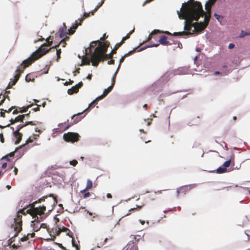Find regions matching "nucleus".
<instances>
[{
  "mask_svg": "<svg viewBox=\"0 0 250 250\" xmlns=\"http://www.w3.org/2000/svg\"><path fill=\"white\" fill-rule=\"evenodd\" d=\"M212 5L207 1L205 4L206 12L203 9L201 2L195 0H189L183 3L177 14L181 19L185 20L184 30L186 31L174 32L173 36H183L191 35L195 32L204 30L208 25Z\"/></svg>",
  "mask_w": 250,
  "mask_h": 250,
  "instance_id": "f257e3e1",
  "label": "nucleus"
},
{
  "mask_svg": "<svg viewBox=\"0 0 250 250\" xmlns=\"http://www.w3.org/2000/svg\"><path fill=\"white\" fill-rule=\"evenodd\" d=\"M57 204V200L53 194L49 197L43 196L39 200L29 205L30 208L26 210V212L30 214L34 220L32 223L37 222L38 224L43 220L45 217L42 216L47 210L51 212Z\"/></svg>",
  "mask_w": 250,
  "mask_h": 250,
  "instance_id": "f03ea898",
  "label": "nucleus"
},
{
  "mask_svg": "<svg viewBox=\"0 0 250 250\" xmlns=\"http://www.w3.org/2000/svg\"><path fill=\"white\" fill-rule=\"evenodd\" d=\"M46 43L42 44L36 51L32 54L30 57L24 60L22 63H21V65L18 67L17 71H19L20 72H23L26 67L29 66L35 61L38 60L44 55L46 54L51 49L57 48L59 46L60 43H58V44L55 45L54 46L49 48V49L44 48V46L46 45Z\"/></svg>",
  "mask_w": 250,
  "mask_h": 250,
  "instance_id": "7ed1b4c3",
  "label": "nucleus"
},
{
  "mask_svg": "<svg viewBox=\"0 0 250 250\" xmlns=\"http://www.w3.org/2000/svg\"><path fill=\"white\" fill-rule=\"evenodd\" d=\"M101 44L96 47L94 52L91 55V62L92 65L94 66H97L99 63V59L101 58L107 52V48L109 45V42L106 41L102 44V42H99Z\"/></svg>",
  "mask_w": 250,
  "mask_h": 250,
  "instance_id": "20e7f679",
  "label": "nucleus"
},
{
  "mask_svg": "<svg viewBox=\"0 0 250 250\" xmlns=\"http://www.w3.org/2000/svg\"><path fill=\"white\" fill-rule=\"evenodd\" d=\"M22 214L25 215L26 213L24 212V209H20L14 219V230L16 231V233L14 235V237H17L18 234L22 230Z\"/></svg>",
  "mask_w": 250,
  "mask_h": 250,
  "instance_id": "39448f33",
  "label": "nucleus"
},
{
  "mask_svg": "<svg viewBox=\"0 0 250 250\" xmlns=\"http://www.w3.org/2000/svg\"><path fill=\"white\" fill-rule=\"evenodd\" d=\"M88 107L86 109H85L82 112H80V113H78L77 114H74L73 115L72 117H71V119H72V122H71L70 123H69L64 129V130H66L69 127H70L71 126H72V125H74V124H77L78 122H79L84 116H85V115L82 116V115L83 114V113L86 111L87 109H88Z\"/></svg>",
  "mask_w": 250,
  "mask_h": 250,
  "instance_id": "423d86ee",
  "label": "nucleus"
},
{
  "mask_svg": "<svg viewBox=\"0 0 250 250\" xmlns=\"http://www.w3.org/2000/svg\"><path fill=\"white\" fill-rule=\"evenodd\" d=\"M80 136L77 133L68 132L63 134V139L66 142H71L74 143L77 142L79 140Z\"/></svg>",
  "mask_w": 250,
  "mask_h": 250,
  "instance_id": "0eeeda50",
  "label": "nucleus"
},
{
  "mask_svg": "<svg viewBox=\"0 0 250 250\" xmlns=\"http://www.w3.org/2000/svg\"><path fill=\"white\" fill-rule=\"evenodd\" d=\"M167 37L166 36L163 35L160 37L159 39V43L153 44L148 46L149 47H157L159 44H161L163 45H169L172 44V43H170L168 41H167Z\"/></svg>",
  "mask_w": 250,
  "mask_h": 250,
  "instance_id": "6e6552de",
  "label": "nucleus"
},
{
  "mask_svg": "<svg viewBox=\"0 0 250 250\" xmlns=\"http://www.w3.org/2000/svg\"><path fill=\"white\" fill-rule=\"evenodd\" d=\"M40 124H41V123L37 121H28L25 122V123H22L21 124H20L16 127V130L15 131H18V132H19L20 130L23 127L26 126L27 125H39Z\"/></svg>",
  "mask_w": 250,
  "mask_h": 250,
  "instance_id": "1a4fd4ad",
  "label": "nucleus"
},
{
  "mask_svg": "<svg viewBox=\"0 0 250 250\" xmlns=\"http://www.w3.org/2000/svg\"><path fill=\"white\" fill-rule=\"evenodd\" d=\"M191 189V187L189 185H186L184 186H182L180 187L179 188L177 189V196H179L180 194L181 193L183 195L186 194V193L189 191Z\"/></svg>",
  "mask_w": 250,
  "mask_h": 250,
  "instance_id": "9d476101",
  "label": "nucleus"
},
{
  "mask_svg": "<svg viewBox=\"0 0 250 250\" xmlns=\"http://www.w3.org/2000/svg\"><path fill=\"white\" fill-rule=\"evenodd\" d=\"M11 129L13 131V134L16 140L15 142V144H18L21 140L22 134L18 131H14V128L11 127Z\"/></svg>",
  "mask_w": 250,
  "mask_h": 250,
  "instance_id": "9b49d317",
  "label": "nucleus"
},
{
  "mask_svg": "<svg viewBox=\"0 0 250 250\" xmlns=\"http://www.w3.org/2000/svg\"><path fill=\"white\" fill-rule=\"evenodd\" d=\"M25 117V115H20L16 117L15 119H11L10 120V125H13L15 124L16 122H22V123H24L23 122L24 118Z\"/></svg>",
  "mask_w": 250,
  "mask_h": 250,
  "instance_id": "f8f14e48",
  "label": "nucleus"
},
{
  "mask_svg": "<svg viewBox=\"0 0 250 250\" xmlns=\"http://www.w3.org/2000/svg\"><path fill=\"white\" fill-rule=\"evenodd\" d=\"M188 69L185 67H179L173 70L174 75H185L187 73Z\"/></svg>",
  "mask_w": 250,
  "mask_h": 250,
  "instance_id": "ddd939ff",
  "label": "nucleus"
},
{
  "mask_svg": "<svg viewBox=\"0 0 250 250\" xmlns=\"http://www.w3.org/2000/svg\"><path fill=\"white\" fill-rule=\"evenodd\" d=\"M63 27L60 28L58 32L59 35L61 38L64 37L67 34V32L66 31L67 27L65 23H63Z\"/></svg>",
  "mask_w": 250,
  "mask_h": 250,
  "instance_id": "4468645a",
  "label": "nucleus"
},
{
  "mask_svg": "<svg viewBox=\"0 0 250 250\" xmlns=\"http://www.w3.org/2000/svg\"><path fill=\"white\" fill-rule=\"evenodd\" d=\"M93 186V183L91 180L90 179H88L86 182V186L85 188L80 191V192H85L88 191L89 189H91Z\"/></svg>",
  "mask_w": 250,
  "mask_h": 250,
  "instance_id": "2eb2a0df",
  "label": "nucleus"
},
{
  "mask_svg": "<svg viewBox=\"0 0 250 250\" xmlns=\"http://www.w3.org/2000/svg\"><path fill=\"white\" fill-rule=\"evenodd\" d=\"M112 58H113V56L112 55V54H111V53H109V54H106V53H104L103 56L102 57H101L100 59H99V62L101 61H104L108 59H112Z\"/></svg>",
  "mask_w": 250,
  "mask_h": 250,
  "instance_id": "dca6fc26",
  "label": "nucleus"
},
{
  "mask_svg": "<svg viewBox=\"0 0 250 250\" xmlns=\"http://www.w3.org/2000/svg\"><path fill=\"white\" fill-rule=\"evenodd\" d=\"M16 72L17 73L16 75H15V76L14 77V79L11 83V85H14L16 84V83L19 80L21 74L22 73V72H20L19 71H17V69L16 70Z\"/></svg>",
  "mask_w": 250,
  "mask_h": 250,
  "instance_id": "f3484780",
  "label": "nucleus"
},
{
  "mask_svg": "<svg viewBox=\"0 0 250 250\" xmlns=\"http://www.w3.org/2000/svg\"><path fill=\"white\" fill-rule=\"evenodd\" d=\"M16 72L17 73L16 75H15V76L14 77V79L11 83V85H14L16 84V83L19 80L21 74L22 73V72H20L19 71H17V69L16 70Z\"/></svg>",
  "mask_w": 250,
  "mask_h": 250,
  "instance_id": "a211bd4d",
  "label": "nucleus"
},
{
  "mask_svg": "<svg viewBox=\"0 0 250 250\" xmlns=\"http://www.w3.org/2000/svg\"><path fill=\"white\" fill-rule=\"evenodd\" d=\"M156 192H150L146 195V198L150 200H154L156 198Z\"/></svg>",
  "mask_w": 250,
  "mask_h": 250,
  "instance_id": "6ab92c4d",
  "label": "nucleus"
},
{
  "mask_svg": "<svg viewBox=\"0 0 250 250\" xmlns=\"http://www.w3.org/2000/svg\"><path fill=\"white\" fill-rule=\"evenodd\" d=\"M79 91L77 86L76 85L72 86L71 88L69 89L67 93L69 95H72L74 93H77Z\"/></svg>",
  "mask_w": 250,
  "mask_h": 250,
  "instance_id": "aec40b11",
  "label": "nucleus"
},
{
  "mask_svg": "<svg viewBox=\"0 0 250 250\" xmlns=\"http://www.w3.org/2000/svg\"><path fill=\"white\" fill-rule=\"evenodd\" d=\"M60 229H61V232H64L65 233H66V234L67 235H68L69 236L71 237H72V235L71 234H72V233L71 232V231L70 230V229L65 227H62V228H59Z\"/></svg>",
  "mask_w": 250,
  "mask_h": 250,
  "instance_id": "412c9836",
  "label": "nucleus"
},
{
  "mask_svg": "<svg viewBox=\"0 0 250 250\" xmlns=\"http://www.w3.org/2000/svg\"><path fill=\"white\" fill-rule=\"evenodd\" d=\"M162 33V32L160 30H158V29H155V30H154L149 35L148 39H147V40L146 42H147V41H150L153 35H156V34H158V33Z\"/></svg>",
  "mask_w": 250,
  "mask_h": 250,
  "instance_id": "4be33fe9",
  "label": "nucleus"
},
{
  "mask_svg": "<svg viewBox=\"0 0 250 250\" xmlns=\"http://www.w3.org/2000/svg\"><path fill=\"white\" fill-rule=\"evenodd\" d=\"M46 41L47 43H45L46 44V45H45L44 46V47L45 49H48V48H46L45 47L46 46H50L52 45V44L53 43V38L51 36H49L48 38H47L46 39Z\"/></svg>",
  "mask_w": 250,
  "mask_h": 250,
  "instance_id": "5701e85b",
  "label": "nucleus"
},
{
  "mask_svg": "<svg viewBox=\"0 0 250 250\" xmlns=\"http://www.w3.org/2000/svg\"><path fill=\"white\" fill-rule=\"evenodd\" d=\"M226 172H227V169L223 166L222 167H220L216 170V172L218 174L224 173Z\"/></svg>",
  "mask_w": 250,
  "mask_h": 250,
  "instance_id": "b1692460",
  "label": "nucleus"
},
{
  "mask_svg": "<svg viewBox=\"0 0 250 250\" xmlns=\"http://www.w3.org/2000/svg\"><path fill=\"white\" fill-rule=\"evenodd\" d=\"M105 0H102L101 2L99 3L96 6L95 9L91 11V15H93L98 10V9L104 4Z\"/></svg>",
  "mask_w": 250,
  "mask_h": 250,
  "instance_id": "393cba45",
  "label": "nucleus"
},
{
  "mask_svg": "<svg viewBox=\"0 0 250 250\" xmlns=\"http://www.w3.org/2000/svg\"><path fill=\"white\" fill-rule=\"evenodd\" d=\"M25 80L27 82H33L34 81V75L32 74H28L25 77Z\"/></svg>",
  "mask_w": 250,
  "mask_h": 250,
  "instance_id": "a878e982",
  "label": "nucleus"
},
{
  "mask_svg": "<svg viewBox=\"0 0 250 250\" xmlns=\"http://www.w3.org/2000/svg\"><path fill=\"white\" fill-rule=\"evenodd\" d=\"M83 21V19H79V22L78 23V21H76L75 23L72 25L71 27L75 30L79 25L82 24Z\"/></svg>",
  "mask_w": 250,
  "mask_h": 250,
  "instance_id": "bb28decb",
  "label": "nucleus"
},
{
  "mask_svg": "<svg viewBox=\"0 0 250 250\" xmlns=\"http://www.w3.org/2000/svg\"><path fill=\"white\" fill-rule=\"evenodd\" d=\"M134 29H133L132 31H130L127 35L126 36L124 37L122 39V40L121 41V42H123V43H124L125 42V41L129 39L130 38V35L134 32Z\"/></svg>",
  "mask_w": 250,
  "mask_h": 250,
  "instance_id": "cd10ccee",
  "label": "nucleus"
},
{
  "mask_svg": "<svg viewBox=\"0 0 250 250\" xmlns=\"http://www.w3.org/2000/svg\"><path fill=\"white\" fill-rule=\"evenodd\" d=\"M32 105V104H30L27 106H23L22 108H19L20 113L26 112L27 111L28 108L31 107Z\"/></svg>",
  "mask_w": 250,
  "mask_h": 250,
  "instance_id": "c85d7f7f",
  "label": "nucleus"
},
{
  "mask_svg": "<svg viewBox=\"0 0 250 250\" xmlns=\"http://www.w3.org/2000/svg\"><path fill=\"white\" fill-rule=\"evenodd\" d=\"M106 96H104V94L103 93L102 95L98 97L95 100H94L90 104V105H89V107H90V106L93 104H94L97 101H99V100H100L102 99H103L104 97H105Z\"/></svg>",
  "mask_w": 250,
  "mask_h": 250,
  "instance_id": "c756f323",
  "label": "nucleus"
},
{
  "mask_svg": "<svg viewBox=\"0 0 250 250\" xmlns=\"http://www.w3.org/2000/svg\"><path fill=\"white\" fill-rule=\"evenodd\" d=\"M72 244L73 247H74L76 248V250H80L79 245L76 243V242H75V241L74 240L73 238H72Z\"/></svg>",
  "mask_w": 250,
  "mask_h": 250,
  "instance_id": "7c9ffc66",
  "label": "nucleus"
},
{
  "mask_svg": "<svg viewBox=\"0 0 250 250\" xmlns=\"http://www.w3.org/2000/svg\"><path fill=\"white\" fill-rule=\"evenodd\" d=\"M112 88L113 87L110 86L107 89H105L103 92L104 96H106L112 90Z\"/></svg>",
  "mask_w": 250,
  "mask_h": 250,
  "instance_id": "2f4dec72",
  "label": "nucleus"
},
{
  "mask_svg": "<svg viewBox=\"0 0 250 250\" xmlns=\"http://www.w3.org/2000/svg\"><path fill=\"white\" fill-rule=\"evenodd\" d=\"M250 35V32H245L244 31L242 30L241 32V33L239 35L240 38H244L246 36Z\"/></svg>",
  "mask_w": 250,
  "mask_h": 250,
  "instance_id": "473e14b6",
  "label": "nucleus"
},
{
  "mask_svg": "<svg viewBox=\"0 0 250 250\" xmlns=\"http://www.w3.org/2000/svg\"><path fill=\"white\" fill-rule=\"evenodd\" d=\"M117 72H118V69H117L116 72L114 74V75L113 76V78L112 79V83H111V85L110 86H111L113 87V86L114 85L115 83V78H116V75L117 74Z\"/></svg>",
  "mask_w": 250,
  "mask_h": 250,
  "instance_id": "72a5a7b5",
  "label": "nucleus"
},
{
  "mask_svg": "<svg viewBox=\"0 0 250 250\" xmlns=\"http://www.w3.org/2000/svg\"><path fill=\"white\" fill-rule=\"evenodd\" d=\"M231 162V159H230L228 161H227L224 163L223 166L227 168L228 167H229L230 166Z\"/></svg>",
  "mask_w": 250,
  "mask_h": 250,
  "instance_id": "f704fd0d",
  "label": "nucleus"
},
{
  "mask_svg": "<svg viewBox=\"0 0 250 250\" xmlns=\"http://www.w3.org/2000/svg\"><path fill=\"white\" fill-rule=\"evenodd\" d=\"M82 193H83V196H81V198H86L90 196V193L89 192L86 191L85 192H81Z\"/></svg>",
  "mask_w": 250,
  "mask_h": 250,
  "instance_id": "c9c22d12",
  "label": "nucleus"
},
{
  "mask_svg": "<svg viewBox=\"0 0 250 250\" xmlns=\"http://www.w3.org/2000/svg\"><path fill=\"white\" fill-rule=\"evenodd\" d=\"M229 73V71H227L226 72H220V71H215L214 73V75H219V74H221L222 75H227Z\"/></svg>",
  "mask_w": 250,
  "mask_h": 250,
  "instance_id": "e433bc0d",
  "label": "nucleus"
},
{
  "mask_svg": "<svg viewBox=\"0 0 250 250\" xmlns=\"http://www.w3.org/2000/svg\"><path fill=\"white\" fill-rule=\"evenodd\" d=\"M82 65H90V61L89 60H86V59H83L82 60Z\"/></svg>",
  "mask_w": 250,
  "mask_h": 250,
  "instance_id": "4c0bfd02",
  "label": "nucleus"
},
{
  "mask_svg": "<svg viewBox=\"0 0 250 250\" xmlns=\"http://www.w3.org/2000/svg\"><path fill=\"white\" fill-rule=\"evenodd\" d=\"M136 49H137V48H134L133 50H131V51H129L128 53L125 54V57H127L128 56L132 55L133 53H134L135 52V51Z\"/></svg>",
  "mask_w": 250,
  "mask_h": 250,
  "instance_id": "58836bf2",
  "label": "nucleus"
},
{
  "mask_svg": "<svg viewBox=\"0 0 250 250\" xmlns=\"http://www.w3.org/2000/svg\"><path fill=\"white\" fill-rule=\"evenodd\" d=\"M5 100V97L4 95L0 94V105L2 104Z\"/></svg>",
  "mask_w": 250,
  "mask_h": 250,
  "instance_id": "ea45409f",
  "label": "nucleus"
},
{
  "mask_svg": "<svg viewBox=\"0 0 250 250\" xmlns=\"http://www.w3.org/2000/svg\"><path fill=\"white\" fill-rule=\"evenodd\" d=\"M62 51L61 49H57V61H58L61 58V54Z\"/></svg>",
  "mask_w": 250,
  "mask_h": 250,
  "instance_id": "a19ab883",
  "label": "nucleus"
},
{
  "mask_svg": "<svg viewBox=\"0 0 250 250\" xmlns=\"http://www.w3.org/2000/svg\"><path fill=\"white\" fill-rule=\"evenodd\" d=\"M91 15V11L89 12V13H84L83 14V18H81V19H83V20L86 18H88L90 16V15Z\"/></svg>",
  "mask_w": 250,
  "mask_h": 250,
  "instance_id": "79ce46f5",
  "label": "nucleus"
},
{
  "mask_svg": "<svg viewBox=\"0 0 250 250\" xmlns=\"http://www.w3.org/2000/svg\"><path fill=\"white\" fill-rule=\"evenodd\" d=\"M67 34L72 35L75 33V30L74 29H73L72 27H71L70 29H68L67 30Z\"/></svg>",
  "mask_w": 250,
  "mask_h": 250,
  "instance_id": "37998d69",
  "label": "nucleus"
},
{
  "mask_svg": "<svg viewBox=\"0 0 250 250\" xmlns=\"http://www.w3.org/2000/svg\"><path fill=\"white\" fill-rule=\"evenodd\" d=\"M33 230L34 231H38L40 229V227H38V225H36V224H34L33 226Z\"/></svg>",
  "mask_w": 250,
  "mask_h": 250,
  "instance_id": "c03bdc74",
  "label": "nucleus"
},
{
  "mask_svg": "<svg viewBox=\"0 0 250 250\" xmlns=\"http://www.w3.org/2000/svg\"><path fill=\"white\" fill-rule=\"evenodd\" d=\"M126 57H125V55L120 59V63H119V65L118 67V70H119L120 67V65H121V64L124 61L125 58H126Z\"/></svg>",
  "mask_w": 250,
  "mask_h": 250,
  "instance_id": "a18cd8bd",
  "label": "nucleus"
},
{
  "mask_svg": "<svg viewBox=\"0 0 250 250\" xmlns=\"http://www.w3.org/2000/svg\"><path fill=\"white\" fill-rule=\"evenodd\" d=\"M123 44V42H120L117 43L114 46L115 50H118V49Z\"/></svg>",
  "mask_w": 250,
  "mask_h": 250,
  "instance_id": "49530a36",
  "label": "nucleus"
},
{
  "mask_svg": "<svg viewBox=\"0 0 250 250\" xmlns=\"http://www.w3.org/2000/svg\"><path fill=\"white\" fill-rule=\"evenodd\" d=\"M142 207V206H137V207L136 208H131L129 211H131L132 210H140Z\"/></svg>",
  "mask_w": 250,
  "mask_h": 250,
  "instance_id": "de8ad7c7",
  "label": "nucleus"
},
{
  "mask_svg": "<svg viewBox=\"0 0 250 250\" xmlns=\"http://www.w3.org/2000/svg\"><path fill=\"white\" fill-rule=\"evenodd\" d=\"M78 164V162L76 160H73L72 161H71L70 162V164L71 165H72L73 166H76V165Z\"/></svg>",
  "mask_w": 250,
  "mask_h": 250,
  "instance_id": "09e8293b",
  "label": "nucleus"
},
{
  "mask_svg": "<svg viewBox=\"0 0 250 250\" xmlns=\"http://www.w3.org/2000/svg\"><path fill=\"white\" fill-rule=\"evenodd\" d=\"M61 229H60V228H58V229H55V234L57 236H59L60 235V234L61 233Z\"/></svg>",
  "mask_w": 250,
  "mask_h": 250,
  "instance_id": "8fccbe9b",
  "label": "nucleus"
},
{
  "mask_svg": "<svg viewBox=\"0 0 250 250\" xmlns=\"http://www.w3.org/2000/svg\"><path fill=\"white\" fill-rule=\"evenodd\" d=\"M15 107H16L15 106H11L10 108L8 109V110H4V109L5 113H10L12 111V110L13 109L15 108Z\"/></svg>",
  "mask_w": 250,
  "mask_h": 250,
  "instance_id": "3c124183",
  "label": "nucleus"
},
{
  "mask_svg": "<svg viewBox=\"0 0 250 250\" xmlns=\"http://www.w3.org/2000/svg\"><path fill=\"white\" fill-rule=\"evenodd\" d=\"M35 131L39 132L38 134H35L34 135L35 136V139H36V137H39L40 135V134L41 133V130L40 129H38L37 128L35 129Z\"/></svg>",
  "mask_w": 250,
  "mask_h": 250,
  "instance_id": "603ef678",
  "label": "nucleus"
},
{
  "mask_svg": "<svg viewBox=\"0 0 250 250\" xmlns=\"http://www.w3.org/2000/svg\"><path fill=\"white\" fill-rule=\"evenodd\" d=\"M0 116L2 117H5V112L4 111V109H0Z\"/></svg>",
  "mask_w": 250,
  "mask_h": 250,
  "instance_id": "864d4df0",
  "label": "nucleus"
},
{
  "mask_svg": "<svg viewBox=\"0 0 250 250\" xmlns=\"http://www.w3.org/2000/svg\"><path fill=\"white\" fill-rule=\"evenodd\" d=\"M28 240V235L27 236H24L23 237H22L21 239V240L22 242H24V241H26L27 240Z\"/></svg>",
  "mask_w": 250,
  "mask_h": 250,
  "instance_id": "5fc2aeb1",
  "label": "nucleus"
},
{
  "mask_svg": "<svg viewBox=\"0 0 250 250\" xmlns=\"http://www.w3.org/2000/svg\"><path fill=\"white\" fill-rule=\"evenodd\" d=\"M130 239L132 241H133V243L136 242V236L135 235H131L130 236Z\"/></svg>",
  "mask_w": 250,
  "mask_h": 250,
  "instance_id": "6e6d98bb",
  "label": "nucleus"
},
{
  "mask_svg": "<svg viewBox=\"0 0 250 250\" xmlns=\"http://www.w3.org/2000/svg\"><path fill=\"white\" fill-rule=\"evenodd\" d=\"M0 141L2 143L4 142L3 135L2 133H0Z\"/></svg>",
  "mask_w": 250,
  "mask_h": 250,
  "instance_id": "4d7b16f0",
  "label": "nucleus"
},
{
  "mask_svg": "<svg viewBox=\"0 0 250 250\" xmlns=\"http://www.w3.org/2000/svg\"><path fill=\"white\" fill-rule=\"evenodd\" d=\"M73 83V81H71V80H69V82H66L65 83H64V85H68L69 84H72V83Z\"/></svg>",
  "mask_w": 250,
  "mask_h": 250,
  "instance_id": "13d9d810",
  "label": "nucleus"
},
{
  "mask_svg": "<svg viewBox=\"0 0 250 250\" xmlns=\"http://www.w3.org/2000/svg\"><path fill=\"white\" fill-rule=\"evenodd\" d=\"M83 85V83L82 82H80L78 84H76V86H77L78 89H79L81 88Z\"/></svg>",
  "mask_w": 250,
  "mask_h": 250,
  "instance_id": "bf43d9fd",
  "label": "nucleus"
},
{
  "mask_svg": "<svg viewBox=\"0 0 250 250\" xmlns=\"http://www.w3.org/2000/svg\"><path fill=\"white\" fill-rule=\"evenodd\" d=\"M115 63V60L113 59H111V60L107 62L108 64H113Z\"/></svg>",
  "mask_w": 250,
  "mask_h": 250,
  "instance_id": "052dcab7",
  "label": "nucleus"
},
{
  "mask_svg": "<svg viewBox=\"0 0 250 250\" xmlns=\"http://www.w3.org/2000/svg\"><path fill=\"white\" fill-rule=\"evenodd\" d=\"M235 45L233 43H229V49H232L234 47Z\"/></svg>",
  "mask_w": 250,
  "mask_h": 250,
  "instance_id": "680f3d73",
  "label": "nucleus"
},
{
  "mask_svg": "<svg viewBox=\"0 0 250 250\" xmlns=\"http://www.w3.org/2000/svg\"><path fill=\"white\" fill-rule=\"evenodd\" d=\"M40 105H38L37 107H35V108H34L33 109V110H34V111H39L40 110Z\"/></svg>",
  "mask_w": 250,
  "mask_h": 250,
  "instance_id": "e2e57ef3",
  "label": "nucleus"
},
{
  "mask_svg": "<svg viewBox=\"0 0 250 250\" xmlns=\"http://www.w3.org/2000/svg\"><path fill=\"white\" fill-rule=\"evenodd\" d=\"M33 142V140L31 139V138H29L26 141V144H28L29 143H31Z\"/></svg>",
  "mask_w": 250,
  "mask_h": 250,
  "instance_id": "0e129e2a",
  "label": "nucleus"
},
{
  "mask_svg": "<svg viewBox=\"0 0 250 250\" xmlns=\"http://www.w3.org/2000/svg\"><path fill=\"white\" fill-rule=\"evenodd\" d=\"M97 42H99V41H97V42H92L90 44V47H94L96 45Z\"/></svg>",
  "mask_w": 250,
  "mask_h": 250,
  "instance_id": "69168bd1",
  "label": "nucleus"
},
{
  "mask_svg": "<svg viewBox=\"0 0 250 250\" xmlns=\"http://www.w3.org/2000/svg\"><path fill=\"white\" fill-rule=\"evenodd\" d=\"M214 17H215V18L218 20H219V18H220V16L215 13L214 15Z\"/></svg>",
  "mask_w": 250,
  "mask_h": 250,
  "instance_id": "338daca9",
  "label": "nucleus"
},
{
  "mask_svg": "<svg viewBox=\"0 0 250 250\" xmlns=\"http://www.w3.org/2000/svg\"><path fill=\"white\" fill-rule=\"evenodd\" d=\"M130 250H138L137 246H133Z\"/></svg>",
  "mask_w": 250,
  "mask_h": 250,
  "instance_id": "774afa93",
  "label": "nucleus"
}]
</instances>
